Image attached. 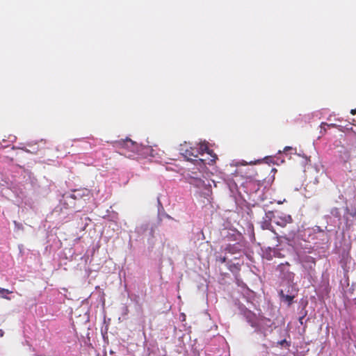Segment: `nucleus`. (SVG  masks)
<instances>
[{
  "label": "nucleus",
  "instance_id": "nucleus-1",
  "mask_svg": "<svg viewBox=\"0 0 356 356\" xmlns=\"http://www.w3.org/2000/svg\"><path fill=\"white\" fill-rule=\"evenodd\" d=\"M179 152L187 161H197V159L200 154L197 147H191L186 143L180 145Z\"/></svg>",
  "mask_w": 356,
  "mask_h": 356
},
{
  "label": "nucleus",
  "instance_id": "nucleus-2",
  "mask_svg": "<svg viewBox=\"0 0 356 356\" xmlns=\"http://www.w3.org/2000/svg\"><path fill=\"white\" fill-rule=\"evenodd\" d=\"M290 264L288 262L280 264L277 266V270L280 272V276L282 279L288 282H292L294 280L295 274L289 269Z\"/></svg>",
  "mask_w": 356,
  "mask_h": 356
},
{
  "label": "nucleus",
  "instance_id": "nucleus-3",
  "mask_svg": "<svg viewBox=\"0 0 356 356\" xmlns=\"http://www.w3.org/2000/svg\"><path fill=\"white\" fill-rule=\"evenodd\" d=\"M186 179L187 181L197 188H203L205 186L204 181L198 176L196 172L188 173Z\"/></svg>",
  "mask_w": 356,
  "mask_h": 356
},
{
  "label": "nucleus",
  "instance_id": "nucleus-4",
  "mask_svg": "<svg viewBox=\"0 0 356 356\" xmlns=\"http://www.w3.org/2000/svg\"><path fill=\"white\" fill-rule=\"evenodd\" d=\"M293 218L291 215L284 214L277 216L275 220L276 225L284 227L287 224L292 223Z\"/></svg>",
  "mask_w": 356,
  "mask_h": 356
},
{
  "label": "nucleus",
  "instance_id": "nucleus-5",
  "mask_svg": "<svg viewBox=\"0 0 356 356\" xmlns=\"http://www.w3.org/2000/svg\"><path fill=\"white\" fill-rule=\"evenodd\" d=\"M119 143L122 147L130 149V151L132 152H135L138 151V144L129 138H126L125 140L120 141Z\"/></svg>",
  "mask_w": 356,
  "mask_h": 356
},
{
  "label": "nucleus",
  "instance_id": "nucleus-6",
  "mask_svg": "<svg viewBox=\"0 0 356 356\" xmlns=\"http://www.w3.org/2000/svg\"><path fill=\"white\" fill-rule=\"evenodd\" d=\"M302 263L305 268L314 270L316 265V260L314 257L307 255L302 259Z\"/></svg>",
  "mask_w": 356,
  "mask_h": 356
},
{
  "label": "nucleus",
  "instance_id": "nucleus-7",
  "mask_svg": "<svg viewBox=\"0 0 356 356\" xmlns=\"http://www.w3.org/2000/svg\"><path fill=\"white\" fill-rule=\"evenodd\" d=\"M89 191L87 189L75 190L71 195V197L74 199H78L85 195H89Z\"/></svg>",
  "mask_w": 356,
  "mask_h": 356
},
{
  "label": "nucleus",
  "instance_id": "nucleus-8",
  "mask_svg": "<svg viewBox=\"0 0 356 356\" xmlns=\"http://www.w3.org/2000/svg\"><path fill=\"white\" fill-rule=\"evenodd\" d=\"M197 149L200 152V154H203L204 152H207V154H211L212 152V151L209 149L206 143L200 144V147Z\"/></svg>",
  "mask_w": 356,
  "mask_h": 356
},
{
  "label": "nucleus",
  "instance_id": "nucleus-9",
  "mask_svg": "<svg viewBox=\"0 0 356 356\" xmlns=\"http://www.w3.org/2000/svg\"><path fill=\"white\" fill-rule=\"evenodd\" d=\"M12 291H9L8 289H3L0 287V294L1 295V297L3 298H6L7 300H10V298L6 296V294L11 293Z\"/></svg>",
  "mask_w": 356,
  "mask_h": 356
},
{
  "label": "nucleus",
  "instance_id": "nucleus-10",
  "mask_svg": "<svg viewBox=\"0 0 356 356\" xmlns=\"http://www.w3.org/2000/svg\"><path fill=\"white\" fill-rule=\"evenodd\" d=\"M281 295L285 299V300L288 302L289 305H291L293 299L294 298V296H289V295H284L282 291H281Z\"/></svg>",
  "mask_w": 356,
  "mask_h": 356
},
{
  "label": "nucleus",
  "instance_id": "nucleus-11",
  "mask_svg": "<svg viewBox=\"0 0 356 356\" xmlns=\"http://www.w3.org/2000/svg\"><path fill=\"white\" fill-rule=\"evenodd\" d=\"M236 284L238 286H244L245 284L243 282L242 280H241L240 279H238L236 278Z\"/></svg>",
  "mask_w": 356,
  "mask_h": 356
},
{
  "label": "nucleus",
  "instance_id": "nucleus-12",
  "mask_svg": "<svg viewBox=\"0 0 356 356\" xmlns=\"http://www.w3.org/2000/svg\"><path fill=\"white\" fill-rule=\"evenodd\" d=\"M227 260V258L225 257H219L218 259V261H219L220 263H225Z\"/></svg>",
  "mask_w": 356,
  "mask_h": 356
},
{
  "label": "nucleus",
  "instance_id": "nucleus-13",
  "mask_svg": "<svg viewBox=\"0 0 356 356\" xmlns=\"http://www.w3.org/2000/svg\"><path fill=\"white\" fill-rule=\"evenodd\" d=\"M4 335V332L3 330L0 329V337H3Z\"/></svg>",
  "mask_w": 356,
  "mask_h": 356
},
{
  "label": "nucleus",
  "instance_id": "nucleus-14",
  "mask_svg": "<svg viewBox=\"0 0 356 356\" xmlns=\"http://www.w3.org/2000/svg\"><path fill=\"white\" fill-rule=\"evenodd\" d=\"M350 113H351L352 115H355V114H356V108H355V109H352V110L350 111Z\"/></svg>",
  "mask_w": 356,
  "mask_h": 356
},
{
  "label": "nucleus",
  "instance_id": "nucleus-15",
  "mask_svg": "<svg viewBox=\"0 0 356 356\" xmlns=\"http://www.w3.org/2000/svg\"><path fill=\"white\" fill-rule=\"evenodd\" d=\"M291 149V147H286L284 149L288 150V149Z\"/></svg>",
  "mask_w": 356,
  "mask_h": 356
},
{
  "label": "nucleus",
  "instance_id": "nucleus-16",
  "mask_svg": "<svg viewBox=\"0 0 356 356\" xmlns=\"http://www.w3.org/2000/svg\"><path fill=\"white\" fill-rule=\"evenodd\" d=\"M225 250L229 251V252H230V250H229V245L228 247H227Z\"/></svg>",
  "mask_w": 356,
  "mask_h": 356
},
{
  "label": "nucleus",
  "instance_id": "nucleus-17",
  "mask_svg": "<svg viewBox=\"0 0 356 356\" xmlns=\"http://www.w3.org/2000/svg\"><path fill=\"white\" fill-rule=\"evenodd\" d=\"M217 159V156L215 155L214 159L212 161H215Z\"/></svg>",
  "mask_w": 356,
  "mask_h": 356
},
{
  "label": "nucleus",
  "instance_id": "nucleus-18",
  "mask_svg": "<svg viewBox=\"0 0 356 356\" xmlns=\"http://www.w3.org/2000/svg\"><path fill=\"white\" fill-rule=\"evenodd\" d=\"M199 161L201 162V163H203V159H199Z\"/></svg>",
  "mask_w": 356,
  "mask_h": 356
},
{
  "label": "nucleus",
  "instance_id": "nucleus-19",
  "mask_svg": "<svg viewBox=\"0 0 356 356\" xmlns=\"http://www.w3.org/2000/svg\"><path fill=\"white\" fill-rule=\"evenodd\" d=\"M321 125L323 126V125H327V124L326 123H322Z\"/></svg>",
  "mask_w": 356,
  "mask_h": 356
},
{
  "label": "nucleus",
  "instance_id": "nucleus-20",
  "mask_svg": "<svg viewBox=\"0 0 356 356\" xmlns=\"http://www.w3.org/2000/svg\"><path fill=\"white\" fill-rule=\"evenodd\" d=\"M330 126L334 127L335 125L334 124H330Z\"/></svg>",
  "mask_w": 356,
  "mask_h": 356
}]
</instances>
